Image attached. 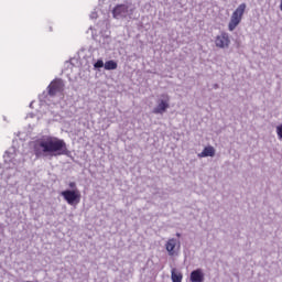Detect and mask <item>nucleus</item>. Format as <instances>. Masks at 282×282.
Masks as SVG:
<instances>
[{"mask_svg": "<svg viewBox=\"0 0 282 282\" xmlns=\"http://www.w3.org/2000/svg\"><path fill=\"white\" fill-rule=\"evenodd\" d=\"M48 96H56V94H61L65 89V83H63V79H55L53 80L48 87Z\"/></svg>", "mask_w": 282, "mask_h": 282, "instance_id": "423d86ee", "label": "nucleus"}, {"mask_svg": "<svg viewBox=\"0 0 282 282\" xmlns=\"http://www.w3.org/2000/svg\"><path fill=\"white\" fill-rule=\"evenodd\" d=\"M215 45L220 50H226V47H230V35L226 32L220 33V35L216 36Z\"/></svg>", "mask_w": 282, "mask_h": 282, "instance_id": "0eeeda50", "label": "nucleus"}, {"mask_svg": "<svg viewBox=\"0 0 282 282\" xmlns=\"http://www.w3.org/2000/svg\"><path fill=\"white\" fill-rule=\"evenodd\" d=\"M95 69H100L102 67H105V62H102V59H98L95 64H94Z\"/></svg>", "mask_w": 282, "mask_h": 282, "instance_id": "2eb2a0df", "label": "nucleus"}, {"mask_svg": "<svg viewBox=\"0 0 282 282\" xmlns=\"http://www.w3.org/2000/svg\"><path fill=\"white\" fill-rule=\"evenodd\" d=\"M3 158L4 162H12V160H14V153H10L9 151H7Z\"/></svg>", "mask_w": 282, "mask_h": 282, "instance_id": "4468645a", "label": "nucleus"}, {"mask_svg": "<svg viewBox=\"0 0 282 282\" xmlns=\"http://www.w3.org/2000/svg\"><path fill=\"white\" fill-rule=\"evenodd\" d=\"M198 158H215V148L212 145L204 148Z\"/></svg>", "mask_w": 282, "mask_h": 282, "instance_id": "9d476101", "label": "nucleus"}, {"mask_svg": "<svg viewBox=\"0 0 282 282\" xmlns=\"http://www.w3.org/2000/svg\"><path fill=\"white\" fill-rule=\"evenodd\" d=\"M62 197L69 204V206H75V204H80V191L78 189H66L61 193Z\"/></svg>", "mask_w": 282, "mask_h": 282, "instance_id": "39448f33", "label": "nucleus"}, {"mask_svg": "<svg viewBox=\"0 0 282 282\" xmlns=\"http://www.w3.org/2000/svg\"><path fill=\"white\" fill-rule=\"evenodd\" d=\"M104 67L107 70L118 69V63H116L113 59H110L105 63Z\"/></svg>", "mask_w": 282, "mask_h": 282, "instance_id": "f8f14e48", "label": "nucleus"}, {"mask_svg": "<svg viewBox=\"0 0 282 282\" xmlns=\"http://www.w3.org/2000/svg\"><path fill=\"white\" fill-rule=\"evenodd\" d=\"M246 8H247L246 3H241L234 11L228 24L229 32H235V30L237 29V25L241 23V19H243V13L246 12Z\"/></svg>", "mask_w": 282, "mask_h": 282, "instance_id": "7ed1b4c3", "label": "nucleus"}, {"mask_svg": "<svg viewBox=\"0 0 282 282\" xmlns=\"http://www.w3.org/2000/svg\"><path fill=\"white\" fill-rule=\"evenodd\" d=\"M213 88H214V89H219V84H214V85H213Z\"/></svg>", "mask_w": 282, "mask_h": 282, "instance_id": "a211bd4d", "label": "nucleus"}, {"mask_svg": "<svg viewBox=\"0 0 282 282\" xmlns=\"http://www.w3.org/2000/svg\"><path fill=\"white\" fill-rule=\"evenodd\" d=\"M176 237H182V234L177 232V234H176Z\"/></svg>", "mask_w": 282, "mask_h": 282, "instance_id": "6ab92c4d", "label": "nucleus"}, {"mask_svg": "<svg viewBox=\"0 0 282 282\" xmlns=\"http://www.w3.org/2000/svg\"><path fill=\"white\" fill-rule=\"evenodd\" d=\"M34 155L39 158H58L61 155H70V151L67 149L65 140L58 138L47 137L36 141L33 148Z\"/></svg>", "mask_w": 282, "mask_h": 282, "instance_id": "f257e3e1", "label": "nucleus"}, {"mask_svg": "<svg viewBox=\"0 0 282 282\" xmlns=\"http://www.w3.org/2000/svg\"><path fill=\"white\" fill-rule=\"evenodd\" d=\"M176 248L180 249V240L175 238L169 239L167 242L165 243V249L169 252L170 257H175Z\"/></svg>", "mask_w": 282, "mask_h": 282, "instance_id": "6e6552de", "label": "nucleus"}, {"mask_svg": "<svg viewBox=\"0 0 282 282\" xmlns=\"http://www.w3.org/2000/svg\"><path fill=\"white\" fill-rule=\"evenodd\" d=\"M189 281L192 282H204V271L202 269H196L191 272Z\"/></svg>", "mask_w": 282, "mask_h": 282, "instance_id": "1a4fd4ad", "label": "nucleus"}, {"mask_svg": "<svg viewBox=\"0 0 282 282\" xmlns=\"http://www.w3.org/2000/svg\"><path fill=\"white\" fill-rule=\"evenodd\" d=\"M156 107L153 108L152 113L156 116H162L166 113L167 109L171 107V96L169 94H161L156 100Z\"/></svg>", "mask_w": 282, "mask_h": 282, "instance_id": "20e7f679", "label": "nucleus"}, {"mask_svg": "<svg viewBox=\"0 0 282 282\" xmlns=\"http://www.w3.org/2000/svg\"><path fill=\"white\" fill-rule=\"evenodd\" d=\"M68 186L69 188H72V191H78V187L76 186V182H70Z\"/></svg>", "mask_w": 282, "mask_h": 282, "instance_id": "dca6fc26", "label": "nucleus"}, {"mask_svg": "<svg viewBox=\"0 0 282 282\" xmlns=\"http://www.w3.org/2000/svg\"><path fill=\"white\" fill-rule=\"evenodd\" d=\"M275 133L278 135V140L282 142V123L275 127Z\"/></svg>", "mask_w": 282, "mask_h": 282, "instance_id": "ddd939ff", "label": "nucleus"}, {"mask_svg": "<svg viewBox=\"0 0 282 282\" xmlns=\"http://www.w3.org/2000/svg\"><path fill=\"white\" fill-rule=\"evenodd\" d=\"M171 274L172 282H182V279H184L182 273H176V269H172Z\"/></svg>", "mask_w": 282, "mask_h": 282, "instance_id": "9b49d317", "label": "nucleus"}, {"mask_svg": "<svg viewBox=\"0 0 282 282\" xmlns=\"http://www.w3.org/2000/svg\"><path fill=\"white\" fill-rule=\"evenodd\" d=\"M90 19H98V13L93 12V13L90 14Z\"/></svg>", "mask_w": 282, "mask_h": 282, "instance_id": "f3484780", "label": "nucleus"}, {"mask_svg": "<svg viewBox=\"0 0 282 282\" xmlns=\"http://www.w3.org/2000/svg\"><path fill=\"white\" fill-rule=\"evenodd\" d=\"M133 12H135V7L132 3L117 4L112 9V17L117 20L129 19L133 17Z\"/></svg>", "mask_w": 282, "mask_h": 282, "instance_id": "f03ea898", "label": "nucleus"}]
</instances>
